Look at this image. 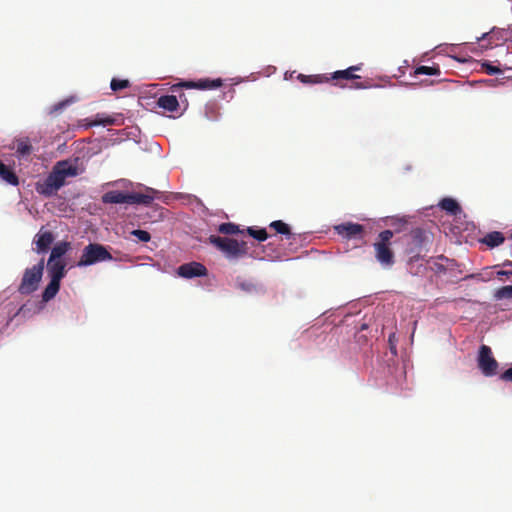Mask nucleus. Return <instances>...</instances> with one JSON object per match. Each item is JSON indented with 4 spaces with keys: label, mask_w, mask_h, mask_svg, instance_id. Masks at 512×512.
<instances>
[{
    "label": "nucleus",
    "mask_w": 512,
    "mask_h": 512,
    "mask_svg": "<svg viewBox=\"0 0 512 512\" xmlns=\"http://www.w3.org/2000/svg\"><path fill=\"white\" fill-rule=\"evenodd\" d=\"M270 228L274 229L276 233L285 235L287 238L291 236V229L288 224L281 220H276L270 223Z\"/></svg>",
    "instance_id": "obj_24"
},
{
    "label": "nucleus",
    "mask_w": 512,
    "mask_h": 512,
    "mask_svg": "<svg viewBox=\"0 0 512 512\" xmlns=\"http://www.w3.org/2000/svg\"><path fill=\"white\" fill-rule=\"evenodd\" d=\"M54 241V236L50 231L40 232L36 235V247L38 253L46 252Z\"/></svg>",
    "instance_id": "obj_14"
},
{
    "label": "nucleus",
    "mask_w": 512,
    "mask_h": 512,
    "mask_svg": "<svg viewBox=\"0 0 512 512\" xmlns=\"http://www.w3.org/2000/svg\"><path fill=\"white\" fill-rule=\"evenodd\" d=\"M353 315L354 314L352 312L348 311L346 308H343V309H339L335 316L336 317L347 318V317H350V316H353Z\"/></svg>",
    "instance_id": "obj_33"
},
{
    "label": "nucleus",
    "mask_w": 512,
    "mask_h": 512,
    "mask_svg": "<svg viewBox=\"0 0 512 512\" xmlns=\"http://www.w3.org/2000/svg\"><path fill=\"white\" fill-rule=\"evenodd\" d=\"M112 259V255L105 246L98 243H90L84 247L77 266L85 267Z\"/></svg>",
    "instance_id": "obj_4"
},
{
    "label": "nucleus",
    "mask_w": 512,
    "mask_h": 512,
    "mask_svg": "<svg viewBox=\"0 0 512 512\" xmlns=\"http://www.w3.org/2000/svg\"><path fill=\"white\" fill-rule=\"evenodd\" d=\"M69 103H71V100H65V101H62V102H59L58 104H56L53 108L54 111H58V110H61L63 109L65 106H67Z\"/></svg>",
    "instance_id": "obj_35"
},
{
    "label": "nucleus",
    "mask_w": 512,
    "mask_h": 512,
    "mask_svg": "<svg viewBox=\"0 0 512 512\" xmlns=\"http://www.w3.org/2000/svg\"><path fill=\"white\" fill-rule=\"evenodd\" d=\"M60 281L61 280L50 278V282L42 293V300L44 302H48L56 296L60 289Z\"/></svg>",
    "instance_id": "obj_18"
},
{
    "label": "nucleus",
    "mask_w": 512,
    "mask_h": 512,
    "mask_svg": "<svg viewBox=\"0 0 512 512\" xmlns=\"http://www.w3.org/2000/svg\"><path fill=\"white\" fill-rule=\"evenodd\" d=\"M13 148L15 149L18 158L28 157L33 152V147L28 137L16 139Z\"/></svg>",
    "instance_id": "obj_12"
},
{
    "label": "nucleus",
    "mask_w": 512,
    "mask_h": 512,
    "mask_svg": "<svg viewBox=\"0 0 512 512\" xmlns=\"http://www.w3.org/2000/svg\"><path fill=\"white\" fill-rule=\"evenodd\" d=\"M0 178L6 183L16 186L19 184V179L12 169L6 166L0 160Z\"/></svg>",
    "instance_id": "obj_17"
},
{
    "label": "nucleus",
    "mask_w": 512,
    "mask_h": 512,
    "mask_svg": "<svg viewBox=\"0 0 512 512\" xmlns=\"http://www.w3.org/2000/svg\"><path fill=\"white\" fill-rule=\"evenodd\" d=\"M352 87H354V88H366L367 86L363 85L362 83H355Z\"/></svg>",
    "instance_id": "obj_37"
},
{
    "label": "nucleus",
    "mask_w": 512,
    "mask_h": 512,
    "mask_svg": "<svg viewBox=\"0 0 512 512\" xmlns=\"http://www.w3.org/2000/svg\"><path fill=\"white\" fill-rule=\"evenodd\" d=\"M133 236H135L141 242H148L151 239V235L149 232L141 229H136L131 232Z\"/></svg>",
    "instance_id": "obj_30"
},
{
    "label": "nucleus",
    "mask_w": 512,
    "mask_h": 512,
    "mask_svg": "<svg viewBox=\"0 0 512 512\" xmlns=\"http://www.w3.org/2000/svg\"><path fill=\"white\" fill-rule=\"evenodd\" d=\"M439 206L441 207V209L445 210L446 212L454 216L460 214L462 211L458 202L455 199L449 197L443 198L440 201Z\"/></svg>",
    "instance_id": "obj_19"
},
{
    "label": "nucleus",
    "mask_w": 512,
    "mask_h": 512,
    "mask_svg": "<svg viewBox=\"0 0 512 512\" xmlns=\"http://www.w3.org/2000/svg\"><path fill=\"white\" fill-rule=\"evenodd\" d=\"M115 124V118L109 115L98 113L94 116V118L89 122L90 126H109Z\"/></svg>",
    "instance_id": "obj_22"
},
{
    "label": "nucleus",
    "mask_w": 512,
    "mask_h": 512,
    "mask_svg": "<svg viewBox=\"0 0 512 512\" xmlns=\"http://www.w3.org/2000/svg\"><path fill=\"white\" fill-rule=\"evenodd\" d=\"M512 265V261L510 260H506L502 263V266L506 267V266H511Z\"/></svg>",
    "instance_id": "obj_38"
},
{
    "label": "nucleus",
    "mask_w": 512,
    "mask_h": 512,
    "mask_svg": "<svg viewBox=\"0 0 512 512\" xmlns=\"http://www.w3.org/2000/svg\"><path fill=\"white\" fill-rule=\"evenodd\" d=\"M412 242L415 246H422L426 239V233L424 230L417 228L411 232Z\"/></svg>",
    "instance_id": "obj_27"
},
{
    "label": "nucleus",
    "mask_w": 512,
    "mask_h": 512,
    "mask_svg": "<svg viewBox=\"0 0 512 512\" xmlns=\"http://www.w3.org/2000/svg\"><path fill=\"white\" fill-rule=\"evenodd\" d=\"M157 105L169 112H175L179 108V101L174 95H163L158 98Z\"/></svg>",
    "instance_id": "obj_16"
},
{
    "label": "nucleus",
    "mask_w": 512,
    "mask_h": 512,
    "mask_svg": "<svg viewBox=\"0 0 512 512\" xmlns=\"http://www.w3.org/2000/svg\"><path fill=\"white\" fill-rule=\"evenodd\" d=\"M505 240L504 235L499 231H493L485 235L482 242L493 248L501 245Z\"/></svg>",
    "instance_id": "obj_20"
},
{
    "label": "nucleus",
    "mask_w": 512,
    "mask_h": 512,
    "mask_svg": "<svg viewBox=\"0 0 512 512\" xmlns=\"http://www.w3.org/2000/svg\"><path fill=\"white\" fill-rule=\"evenodd\" d=\"M247 234L253 237L254 239L258 240L259 242H263L267 240L268 233L265 229H255L254 227H248L247 228Z\"/></svg>",
    "instance_id": "obj_26"
},
{
    "label": "nucleus",
    "mask_w": 512,
    "mask_h": 512,
    "mask_svg": "<svg viewBox=\"0 0 512 512\" xmlns=\"http://www.w3.org/2000/svg\"><path fill=\"white\" fill-rule=\"evenodd\" d=\"M392 237L391 230H384L379 233L378 241L373 245L376 260L385 268H390L395 263L394 253L390 247Z\"/></svg>",
    "instance_id": "obj_3"
},
{
    "label": "nucleus",
    "mask_w": 512,
    "mask_h": 512,
    "mask_svg": "<svg viewBox=\"0 0 512 512\" xmlns=\"http://www.w3.org/2000/svg\"><path fill=\"white\" fill-rule=\"evenodd\" d=\"M497 276L498 277H502V276H512V270L510 271H506V270H499L497 272Z\"/></svg>",
    "instance_id": "obj_36"
},
{
    "label": "nucleus",
    "mask_w": 512,
    "mask_h": 512,
    "mask_svg": "<svg viewBox=\"0 0 512 512\" xmlns=\"http://www.w3.org/2000/svg\"><path fill=\"white\" fill-rule=\"evenodd\" d=\"M218 232L224 235H236L241 233L239 226L232 223V222H226L222 223L218 226Z\"/></svg>",
    "instance_id": "obj_23"
},
{
    "label": "nucleus",
    "mask_w": 512,
    "mask_h": 512,
    "mask_svg": "<svg viewBox=\"0 0 512 512\" xmlns=\"http://www.w3.org/2000/svg\"><path fill=\"white\" fill-rule=\"evenodd\" d=\"M65 266L62 260L48 259L47 270L50 278L61 280L66 273Z\"/></svg>",
    "instance_id": "obj_11"
},
{
    "label": "nucleus",
    "mask_w": 512,
    "mask_h": 512,
    "mask_svg": "<svg viewBox=\"0 0 512 512\" xmlns=\"http://www.w3.org/2000/svg\"><path fill=\"white\" fill-rule=\"evenodd\" d=\"M44 267L45 261L44 258H42L36 265L24 270L17 289L20 294L30 295L38 289L43 276Z\"/></svg>",
    "instance_id": "obj_2"
},
{
    "label": "nucleus",
    "mask_w": 512,
    "mask_h": 512,
    "mask_svg": "<svg viewBox=\"0 0 512 512\" xmlns=\"http://www.w3.org/2000/svg\"><path fill=\"white\" fill-rule=\"evenodd\" d=\"M338 235L346 240H362L365 236L363 225L353 222H345L334 227Z\"/></svg>",
    "instance_id": "obj_6"
},
{
    "label": "nucleus",
    "mask_w": 512,
    "mask_h": 512,
    "mask_svg": "<svg viewBox=\"0 0 512 512\" xmlns=\"http://www.w3.org/2000/svg\"><path fill=\"white\" fill-rule=\"evenodd\" d=\"M210 244L220 250L228 259H238L245 256L248 252L247 243L239 242L236 239L210 235L208 238Z\"/></svg>",
    "instance_id": "obj_1"
},
{
    "label": "nucleus",
    "mask_w": 512,
    "mask_h": 512,
    "mask_svg": "<svg viewBox=\"0 0 512 512\" xmlns=\"http://www.w3.org/2000/svg\"><path fill=\"white\" fill-rule=\"evenodd\" d=\"M70 249L69 242H59L51 250L49 259L61 260V257Z\"/></svg>",
    "instance_id": "obj_21"
},
{
    "label": "nucleus",
    "mask_w": 512,
    "mask_h": 512,
    "mask_svg": "<svg viewBox=\"0 0 512 512\" xmlns=\"http://www.w3.org/2000/svg\"><path fill=\"white\" fill-rule=\"evenodd\" d=\"M222 84L223 83L221 79H200L198 81H183L173 85L172 91L175 92L182 87L187 89L211 90L222 86Z\"/></svg>",
    "instance_id": "obj_7"
},
{
    "label": "nucleus",
    "mask_w": 512,
    "mask_h": 512,
    "mask_svg": "<svg viewBox=\"0 0 512 512\" xmlns=\"http://www.w3.org/2000/svg\"><path fill=\"white\" fill-rule=\"evenodd\" d=\"M360 70L359 66H350L345 70L335 71L334 73L322 74V82H329L332 80H356L360 79L359 75L354 72Z\"/></svg>",
    "instance_id": "obj_10"
},
{
    "label": "nucleus",
    "mask_w": 512,
    "mask_h": 512,
    "mask_svg": "<svg viewBox=\"0 0 512 512\" xmlns=\"http://www.w3.org/2000/svg\"><path fill=\"white\" fill-rule=\"evenodd\" d=\"M160 196V191L150 187H145L143 192L129 193L128 199L129 204L150 205L155 199H159Z\"/></svg>",
    "instance_id": "obj_8"
},
{
    "label": "nucleus",
    "mask_w": 512,
    "mask_h": 512,
    "mask_svg": "<svg viewBox=\"0 0 512 512\" xmlns=\"http://www.w3.org/2000/svg\"><path fill=\"white\" fill-rule=\"evenodd\" d=\"M494 297L496 300L512 299V285L503 286L496 290Z\"/></svg>",
    "instance_id": "obj_28"
},
{
    "label": "nucleus",
    "mask_w": 512,
    "mask_h": 512,
    "mask_svg": "<svg viewBox=\"0 0 512 512\" xmlns=\"http://www.w3.org/2000/svg\"><path fill=\"white\" fill-rule=\"evenodd\" d=\"M65 182L66 179L55 165L44 181L37 183L36 190L39 194L49 197L63 187Z\"/></svg>",
    "instance_id": "obj_5"
},
{
    "label": "nucleus",
    "mask_w": 512,
    "mask_h": 512,
    "mask_svg": "<svg viewBox=\"0 0 512 512\" xmlns=\"http://www.w3.org/2000/svg\"><path fill=\"white\" fill-rule=\"evenodd\" d=\"M414 75H440L438 66H418L414 70Z\"/></svg>",
    "instance_id": "obj_25"
},
{
    "label": "nucleus",
    "mask_w": 512,
    "mask_h": 512,
    "mask_svg": "<svg viewBox=\"0 0 512 512\" xmlns=\"http://www.w3.org/2000/svg\"><path fill=\"white\" fill-rule=\"evenodd\" d=\"M128 196H129V193H125V192L118 191V190H112V191L106 192L102 196V202L105 204H122V203L129 204Z\"/></svg>",
    "instance_id": "obj_13"
},
{
    "label": "nucleus",
    "mask_w": 512,
    "mask_h": 512,
    "mask_svg": "<svg viewBox=\"0 0 512 512\" xmlns=\"http://www.w3.org/2000/svg\"><path fill=\"white\" fill-rule=\"evenodd\" d=\"M76 161L77 160H75L74 162H71L69 160H62L57 162L55 165L62 173L63 177L66 179L68 177H75L79 174Z\"/></svg>",
    "instance_id": "obj_15"
},
{
    "label": "nucleus",
    "mask_w": 512,
    "mask_h": 512,
    "mask_svg": "<svg viewBox=\"0 0 512 512\" xmlns=\"http://www.w3.org/2000/svg\"><path fill=\"white\" fill-rule=\"evenodd\" d=\"M297 78L302 82V83H313V84H316V83H319L320 82V76L319 75H304V74H299L297 76Z\"/></svg>",
    "instance_id": "obj_31"
},
{
    "label": "nucleus",
    "mask_w": 512,
    "mask_h": 512,
    "mask_svg": "<svg viewBox=\"0 0 512 512\" xmlns=\"http://www.w3.org/2000/svg\"><path fill=\"white\" fill-rule=\"evenodd\" d=\"M177 273L183 278L191 279L194 277L206 276L208 270L199 262H190L180 265L177 269Z\"/></svg>",
    "instance_id": "obj_9"
},
{
    "label": "nucleus",
    "mask_w": 512,
    "mask_h": 512,
    "mask_svg": "<svg viewBox=\"0 0 512 512\" xmlns=\"http://www.w3.org/2000/svg\"><path fill=\"white\" fill-rule=\"evenodd\" d=\"M482 67L488 75H495L501 72L499 67H496L490 63H483Z\"/></svg>",
    "instance_id": "obj_32"
},
{
    "label": "nucleus",
    "mask_w": 512,
    "mask_h": 512,
    "mask_svg": "<svg viewBox=\"0 0 512 512\" xmlns=\"http://www.w3.org/2000/svg\"><path fill=\"white\" fill-rule=\"evenodd\" d=\"M129 86H130V83L126 79L113 78L110 83V87L113 91H119V90L128 88Z\"/></svg>",
    "instance_id": "obj_29"
},
{
    "label": "nucleus",
    "mask_w": 512,
    "mask_h": 512,
    "mask_svg": "<svg viewBox=\"0 0 512 512\" xmlns=\"http://www.w3.org/2000/svg\"><path fill=\"white\" fill-rule=\"evenodd\" d=\"M500 32H496L495 30H492L490 33L485 34V36H489L490 40L497 39V40H504L503 37H499Z\"/></svg>",
    "instance_id": "obj_34"
}]
</instances>
